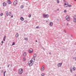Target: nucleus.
Segmentation results:
<instances>
[{
    "instance_id": "2eb2a0df",
    "label": "nucleus",
    "mask_w": 76,
    "mask_h": 76,
    "mask_svg": "<svg viewBox=\"0 0 76 76\" xmlns=\"http://www.w3.org/2000/svg\"><path fill=\"white\" fill-rule=\"evenodd\" d=\"M24 39L25 41H28V37L25 38H24Z\"/></svg>"
},
{
    "instance_id": "2f4dec72",
    "label": "nucleus",
    "mask_w": 76,
    "mask_h": 76,
    "mask_svg": "<svg viewBox=\"0 0 76 76\" xmlns=\"http://www.w3.org/2000/svg\"><path fill=\"white\" fill-rule=\"evenodd\" d=\"M70 72L71 73H72V69H70Z\"/></svg>"
},
{
    "instance_id": "aec40b11",
    "label": "nucleus",
    "mask_w": 76,
    "mask_h": 76,
    "mask_svg": "<svg viewBox=\"0 0 76 76\" xmlns=\"http://www.w3.org/2000/svg\"><path fill=\"white\" fill-rule=\"evenodd\" d=\"M24 7L23 5H22L20 6V8L21 9H23Z\"/></svg>"
},
{
    "instance_id": "f704fd0d",
    "label": "nucleus",
    "mask_w": 76,
    "mask_h": 76,
    "mask_svg": "<svg viewBox=\"0 0 76 76\" xmlns=\"http://www.w3.org/2000/svg\"><path fill=\"white\" fill-rule=\"evenodd\" d=\"M9 15L10 16L11 15V13L10 12V14H9Z\"/></svg>"
},
{
    "instance_id": "7c9ffc66",
    "label": "nucleus",
    "mask_w": 76,
    "mask_h": 76,
    "mask_svg": "<svg viewBox=\"0 0 76 76\" xmlns=\"http://www.w3.org/2000/svg\"><path fill=\"white\" fill-rule=\"evenodd\" d=\"M9 66H10V64H8L7 65V67L9 68Z\"/></svg>"
},
{
    "instance_id": "58836bf2",
    "label": "nucleus",
    "mask_w": 76,
    "mask_h": 76,
    "mask_svg": "<svg viewBox=\"0 0 76 76\" xmlns=\"http://www.w3.org/2000/svg\"><path fill=\"white\" fill-rule=\"evenodd\" d=\"M65 7H67V6L66 5H65Z\"/></svg>"
},
{
    "instance_id": "6e6d98bb",
    "label": "nucleus",
    "mask_w": 76,
    "mask_h": 76,
    "mask_svg": "<svg viewBox=\"0 0 76 76\" xmlns=\"http://www.w3.org/2000/svg\"><path fill=\"white\" fill-rule=\"evenodd\" d=\"M0 69H1V67H0Z\"/></svg>"
},
{
    "instance_id": "5701e85b",
    "label": "nucleus",
    "mask_w": 76,
    "mask_h": 76,
    "mask_svg": "<svg viewBox=\"0 0 76 76\" xmlns=\"http://www.w3.org/2000/svg\"><path fill=\"white\" fill-rule=\"evenodd\" d=\"M15 45V42H13L12 43V45Z\"/></svg>"
},
{
    "instance_id": "f03ea898",
    "label": "nucleus",
    "mask_w": 76,
    "mask_h": 76,
    "mask_svg": "<svg viewBox=\"0 0 76 76\" xmlns=\"http://www.w3.org/2000/svg\"><path fill=\"white\" fill-rule=\"evenodd\" d=\"M42 16L43 18H48V17H49L48 15V14L45 15V14H43Z\"/></svg>"
},
{
    "instance_id": "dca6fc26",
    "label": "nucleus",
    "mask_w": 76,
    "mask_h": 76,
    "mask_svg": "<svg viewBox=\"0 0 76 76\" xmlns=\"http://www.w3.org/2000/svg\"><path fill=\"white\" fill-rule=\"evenodd\" d=\"M26 55V52H24L23 54V56H24V57H25Z\"/></svg>"
},
{
    "instance_id": "e433bc0d",
    "label": "nucleus",
    "mask_w": 76,
    "mask_h": 76,
    "mask_svg": "<svg viewBox=\"0 0 76 76\" xmlns=\"http://www.w3.org/2000/svg\"><path fill=\"white\" fill-rule=\"evenodd\" d=\"M64 32H65V33H66V30H64Z\"/></svg>"
},
{
    "instance_id": "c756f323",
    "label": "nucleus",
    "mask_w": 76,
    "mask_h": 76,
    "mask_svg": "<svg viewBox=\"0 0 76 76\" xmlns=\"http://www.w3.org/2000/svg\"><path fill=\"white\" fill-rule=\"evenodd\" d=\"M3 15V13H1V16H2V15Z\"/></svg>"
},
{
    "instance_id": "412c9836",
    "label": "nucleus",
    "mask_w": 76,
    "mask_h": 76,
    "mask_svg": "<svg viewBox=\"0 0 76 76\" xmlns=\"http://www.w3.org/2000/svg\"><path fill=\"white\" fill-rule=\"evenodd\" d=\"M6 72V71H5L4 72V76H5V74Z\"/></svg>"
},
{
    "instance_id": "b1692460",
    "label": "nucleus",
    "mask_w": 76,
    "mask_h": 76,
    "mask_svg": "<svg viewBox=\"0 0 76 76\" xmlns=\"http://www.w3.org/2000/svg\"><path fill=\"white\" fill-rule=\"evenodd\" d=\"M26 59V58L25 57H23V61H25Z\"/></svg>"
},
{
    "instance_id": "423d86ee",
    "label": "nucleus",
    "mask_w": 76,
    "mask_h": 76,
    "mask_svg": "<svg viewBox=\"0 0 76 76\" xmlns=\"http://www.w3.org/2000/svg\"><path fill=\"white\" fill-rule=\"evenodd\" d=\"M73 21L75 23H76V15L74 16Z\"/></svg>"
},
{
    "instance_id": "3c124183",
    "label": "nucleus",
    "mask_w": 76,
    "mask_h": 76,
    "mask_svg": "<svg viewBox=\"0 0 76 76\" xmlns=\"http://www.w3.org/2000/svg\"><path fill=\"white\" fill-rule=\"evenodd\" d=\"M24 22H25V20L24 21Z\"/></svg>"
},
{
    "instance_id": "864d4df0",
    "label": "nucleus",
    "mask_w": 76,
    "mask_h": 76,
    "mask_svg": "<svg viewBox=\"0 0 76 76\" xmlns=\"http://www.w3.org/2000/svg\"><path fill=\"white\" fill-rule=\"evenodd\" d=\"M57 20H58V19H57Z\"/></svg>"
},
{
    "instance_id": "603ef678",
    "label": "nucleus",
    "mask_w": 76,
    "mask_h": 76,
    "mask_svg": "<svg viewBox=\"0 0 76 76\" xmlns=\"http://www.w3.org/2000/svg\"><path fill=\"white\" fill-rule=\"evenodd\" d=\"M75 58H73V59H75Z\"/></svg>"
},
{
    "instance_id": "c03bdc74",
    "label": "nucleus",
    "mask_w": 76,
    "mask_h": 76,
    "mask_svg": "<svg viewBox=\"0 0 76 76\" xmlns=\"http://www.w3.org/2000/svg\"><path fill=\"white\" fill-rule=\"evenodd\" d=\"M46 23H47V22H48V21H46Z\"/></svg>"
},
{
    "instance_id": "8fccbe9b",
    "label": "nucleus",
    "mask_w": 76,
    "mask_h": 76,
    "mask_svg": "<svg viewBox=\"0 0 76 76\" xmlns=\"http://www.w3.org/2000/svg\"><path fill=\"white\" fill-rule=\"evenodd\" d=\"M32 62H34V61H32Z\"/></svg>"
},
{
    "instance_id": "a211bd4d",
    "label": "nucleus",
    "mask_w": 76,
    "mask_h": 76,
    "mask_svg": "<svg viewBox=\"0 0 76 76\" xmlns=\"http://www.w3.org/2000/svg\"><path fill=\"white\" fill-rule=\"evenodd\" d=\"M18 37H19V34L18 33H17L16 35V37L17 38H18Z\"/></svg>"
},
{
    "instance_id": "0eeeda50",
    "label": "nucleus",
    "mask_w": 76,
    "mask_h": 76,
    "mask_svg": "<svg viewBox=\"0 0 76 76\" xmlns=\"http://www.w3.org/2000/svg\"><path fill=\"white\" fill-rule=\"evenodd\" d=\"M61 65H62V63H58L57 65V66L58 67H61Z\"/></svg>"
},
{
    "instance_id": "c9c22d12",
    "label": "nucleus",
    "mask_w": 76,
    "mask_h": 76,
    "mask_svg": "<svg viewBox=\"0 0 76 76\" xmlns=\"http://www.w3.org/2000/svg\"><path fill=\"white\" fill-rule=\"evenodd\" d=\"M36 28H39V26H37L36 27Z\"/></svg>"
},
{
    "instance_id": "9d476101",
    "label": "nucleus",
    "mask_w": 76,
    "mask_h": 76,
    "mask_svg": "<svg viewBox=\"0 0 76 76\" xmlns=\"http://www.w3.org/2000/svg\"><path fill=\"white\" fill-rule=\"evenodd\" d=\"M53 23L52 22H50L49 23V25L50 26H52V25H53Z\"/></svg>"
},
{
    "instance_id": "4d7b16f0",
    "label": "nucleus",
    "mask_w": 76,
    "mask_h": 76,
    "mask_svg": "<svg viewBox=\"0 0 76 76\" xmlns=\"http://www.w3.org/2000/svg\"><path fill=\"white\" fill-rule=\"evenodd\" d=\"M75 76H76V75H75Z\"/></svg>"
},
{
    "instance_id": "6e6552de",
    "label": "nucleus",
    "mask_w": 76,
    "mask_h": 76,
    "mask_svg": "<svg viewBox=\"0 0 76 76\" xmlns=\"http://www.w3.org/2000/svg\"><path fill=\"white\" fill-rule=\"evenodd\" d=\"M33 50H32V49H30L29 50V53H32L33 52Z\"/></svg>"
},
{
    "instance_id": "473e14b6",
    "label": "nucleus",
    "mask_w": 76,
    "mask_h": 76,
    "mask_svg": "<svg viewBox=\"0 0 76 76\" xmlns=\"http://www.w3.org/2000/svg\"><path fill=\"white\" fill-rule=\"evenodd\" d=\"M1 43L2 44H3V41H1Z\"/></svg>"
},
{
    "instance_id": "72a5a7b5",
    "label": "nucleus",
    "mask_w": 76,
    "mask_h": 76,
    "mask_svg": "<svg viewBox=\"0 0 76 76\" xmlns=\"http://www.w3.org/2000/svg\"><path fill=\"white\" fill-rule=\"evenodd\" d=\"M64 5V6H66L67 5V4H66V3H65Z\"/></svg>"
},
{
    "instance_id": "a19ab883",
    "label": "nucleus",
    "mask_w": 76,
    "mask_h": 76,
    "mask_svg": "<svg viewBox=\"0 0 76 76\" xmlns=\"http://www.w3.org/2000/svg\"><path fill=\"white\" fill-rule=\"evenodd\" d=\"M36 42H38V41L37 40H36Z\"/></svg>"
},
{
    "instance_id": "a878e982",
    "label": "nucleus",
    "mask_w": 76,
    "mask_h": 76,
    "mask_svg": "<svg viewBox=\"0 0 76 76\" xmlns=\"http://www.w3.org/2000/svg\"><path fill=\"white\" fill-rule=\"evenodd\" d=\"M28 17L29 18H31V14H29L28 15Z\"/></svg>"
},
{
    "instance_id": "ea45409f",
    "label": "nucleus",
    "mask_w": 76,
    "mask_h": 76,
    "mask_svg": "<svg viewBox=\"0 0 76 76\" xmlns=\"http://www.w3.org/2000/svg\"><path fill=\"white\" fill-rule=\"evenodd\" d=\"M67 26H69V24H68V23H67Z\"/></svg>"
},
{
    "instance_id": "ddd939ff",
    "label": "nucleus",
    "mask_w": 76,
    "mask_h": 76,
    "mask_svg": "<svg viewBox=\"0 0 76 76\" xmlns=\"http://www.w3.org/2000/svg\"><path fill=\"white\" fill-rule=\"evenodd\" d=\"M36 56H37V55L36 54H34V56H33V57L34 58H34V60H35V57H36Z\"/></svg>"
},
{
    "instance_id": "6ab92c4d",
    "label": "nucleus",
    "mask_w": 76,
    "mask_h": 76,
    "mask_svg": "<svg viewBox=\"0 0 76 76\" xmlns=\"http://www.w3.org/2000/svg\"><path fill=\"white\" fill-rule=\"evenodd\" d=\"M6 15L7 16H8V15H9V12H6Z\"/></svg>"
},
{
    "instance_id": "cd10ccee",
    "label": "nucleus",
    "mask_w": 76,
    "mask_h": 76,
    "mask_svg": "<svg viewBox=\"0 0 76 76\" xmlns=\"http://www.w3.org/2000/svg\"><path fill=\"white\" fill-rule=\"evenodd\" d=\"M67 12V10H65L64 11V13H66V12Z\"/></svg>"
},
{
    "instance_id": "37998d69",
    "label": "nucleus",
    "mask_w": 76,
    "mask_h": 76,
    "mask_svg": "<svg viewBox=\"0 0 76 76\" xmlns=\"http://www.w3.org/2000/svg\"><path fill=\"white\" fill-rule=\"evenodd\" d=\"M27 22H28V21H26V23H27Z\"/></svg>"
},
{
    "instance_id": "bb28decb",
    "label": "nucleus",
    "mask_w": 76,
    "mask_h": 76,
    "mask_svg": "<svg viewBox=\"0 0 76 76\" xmlns=\"http://www.w3.org/2000/svg\"><path fill=\"white\" fill-rule=\"evenodd\" d=\"M57 2L58 3H60V2H59V1H58V0H57Z\"/></svg>"
},
{
    "instance_id": "4be33fe9",
    "label": "nucleus",
    "mask_w": 76,
    "mask_h": 76,
    "mask_svg": "<svg viewBox=\"0 0 76 76\" xmlns=\"http://www.w3.org/2000/svg\"><path fill=\"white\" fill-rule=\"evenodd\" d=\"M76 69V68L75 67H73V70H75V69Z\"/></svg>"
},
{
    "instance_id": "1a4fd4ad",
    "label": "nucleus",
    "mask_w": 76,
    "mask_h": 76,
    "mask_svg": "<svg viewBox=\"0 0 76 76\" xmlns=\"http://www.w3.org/2000/svg\"><path fill=\"white\" fill-rule=\"evenodd\" d=\"M45 70V68H44V65H43L41 68V70L43 71Z\"/></svg>"
},
{
    "instance_id": "f3484780",
    "label": "nucleus",
    "mask_w": 76,
    "mask_h": 76,
    "mask_svg": "<svg viewBox=\"0 0 76 76\" xmlns=\"http://www.w3.org/2000/svg\"><path fill=\"white\" fill-rule=\"evenodd\" d=\"M20 20L23 21V20H24V18H23V17H21L20 18Z\"/></svg>"
},
{
    "instance_id": "49530a36",
    "label": "nucleus",
    "mask_w": 76,
    "mask_h": 76,
    "mask_svg": "<svg viewBox=\"0 0 76 76\" xmlns=\"http://www.w3.org/2000/svg\"><path fill=\"white\" fill-rule=\"evenodd\" d=\"M49 54H51V53H49Z\"/></svg>"
},
{
    "instance_id": "a18cd8bd",
    "label": "nucleus",
    "mask_w": 76,
    "mask_h": 76,
    "mask_svg": "<svg viewBox=\"0 0 76 76\" xmlns=\"http://www.w3.org/2000/svg\"><path fill=\"white\" fill-rule=\"evenodd\" d=\"M63 1H65V0H63Z\"/></svg>"
},
{
    "instance_id": "4468645a",
    "label": "nucleus",
    "mask_w": 76,
    "mask_h": 76,
    "mask_svg": "<svg viewBox=\"0 0 76 76\" xmlns=\"http://www.w3.org/2000/svg\"><path fill=\"white\" fill-rule=\"evenodd\" d=\"M6 38V36H4V37L3 38V40L4 41H6V40H5Z\"/></svg>"
},
{
    "instance_id": "4c0bfd02",
    "label": "nucleus",
    "mask_w": 76,
    "mask_h": 76,
    "mask_svg": "<svg viewBox=\"0 0 76 76\" xmlns=\"http://www.w3.org/2000/svg\"><path fill=\"white\" fill-rule=\"evenodd\" d=\"M11 18H13V15H11Z\"/></svg>"
},
{
    "instance_id": "5fc2aeb1",
    "label": "nucleus",
    "mask_w": 76,
    "mask_h": 76,
    "mask_svg": "<svg viewBox=\"0 0 76 76\" xmlns=\"http://www.w3.org/2000/svg\"><path fill=\"white\" fill-rule=\"evenodd\" d=\"M26 0V1H27L28 0Z\"/></svg>"
},
{
    "instance_id": "393cba45",
    "label": "nucleus",
    "mask_w": 76,
    "mask_h": 76,
    "mask_svg": "<svg viewBox=\"0 0 76 76\" xmlns=\"http://www.w3.org/2000/svg\"><path fill=\"white\" fill-rule=\"evenodd\" d=\"M68 7H71L72 6V5H71V4L68 5Z\"/></svg>"
},
{
    "instance_id": "c85d7f7f",
    "label": "nucleus",
    "mask_w": 76,
    "mask_h": 76,
    "mask_svg": "<svg viewBox=\"0 0 76 76\" xmlns=\"http://www.w3.org/2000/svg\"><path fill=\"white\" fill-rule=\"evenodd\" d=\"M42 76H44V73H42Z\"/></svg>"
},
{
    "instance_id": "7ed1b4c3",
    "label": "nucleus",
    "mask_w": 76,
    "mask_h": 76,
    "mask_svg": "<svg viewBox=\"0 0 76 76\" xmlns=\"http://www.w3.org/2000/svg\"><path fill=\"white\" fill-rule=\"evenodd\" d=\"M33 63H32V60H31L28 63V64L29 66H32V64Z\"/></svg>"
},
{
    "instance_id": "09e8293b",
    "label": "nucleus",
    "mask_w": 76,
    "mask_h": 76,
    "mask_svg": "<svg viewBox=\"0 0 76 76\" xmlns=\"http://www.w3.org/2000/svg\"><path fill=\"white\" fill-rule=\"evenodd\" d=\"M1 72H2V73L3 72V70H2Z\"/></svg>"
},
{
    "instance_id": "f8f14e48",
    "label": "nucleus",
    "mask_w": 76,
    "mask_h": 76,
    "mask_svg": "<svg viewBox=\"0 0 76 76\" xmlns=\"http://www.w3.org/2000/svg\"><path fill=\"white\" fill-rule=\"evenodd\" d=\"M7 3H8V4H12V2L10 0H8L7 1Z\"/></svg>"
},
{
    "instance_id": "79ce46f5",
    "label": "nucleus",
    "mask_w": 76,
    "mask_h": 76,
    "mask_svg": "<svg viewBox=\"0 0 76 76\" xmlns=\"http://www.w3.org/2000/svg\"><path fill=\"white\" fill-rule=\"evenodd\" d=\"M43 50H44V51H45V49L44 48H43Z\"/></svg>"
},
{
    "instance_id": "f257e3e1",
    "label": "nucleus",
    "mask_w": 76,
    "mask_h": 76,
    "mask_svg": "<svg viewBox=\"0 0 76 76\" xmlns=\"http://www.w3.org/2000/svg\"><path fill=\"white\" fill-rule=\"evenodd\" d=\"M23 72V69H19L18 73H19L20 75H22Z\"/></svg>"
},
{
    "instance_id": "9b49d317",
    "label": "nucleus",
    "mask_w": 76,
    "mask_h": 76,
    "mask_svg": "<svg viewBox=\"0 0 76 76\" xmlns=\"http://www.w3.org/2000/svg\"><path fill=\"white\" fill-rule=\"evenodd\" d=\"M6 4H7L6 3H5V2H4L3 3V5L4 7H6Z\"/></svg>"
},
{
    "instance_id": "39448f33",
    "label": "nucleus",
    "mask_w": 76,
    "mask_h": 76,
    "mask_svg": "<svg viewBox=\"0 0 76 76\" xmlns=\"http://www.w3.org/2000/svg\"><path fill=\"white\" fill-rule=\"evenodd\" d=\"M66 18L67 20L69 21L70 19V17L69 15H67L66 17Z\"/></svg>"
},
{
    "instance_id": "20e7f679",
    "label": "nucleus",
    "mask_w": 76,
    "mask_h": 76,
    "mask_svg": "<svg viewBox=\"0 0 76 76\" xmlns=\"http://www.w3.org/2000/svg\"><path fill=\"white\" fill-rule=\"evenodd\" d=\"M18 3V0H15L14 2V6H16V4Z\"/></svg>"
},
{
    "instance_id": "de8ad7c7",
    "label": "nucleus",
    "mask_w": 76,
    "mask_h": 76,
    "mask_svg": "<svg viewBox=\"0 0 76 76\" xmlns=\"http://www.w3.org/2000/svg\"><path fill=\"white\" fill-rule=\"evenodd\" d=\"M75 60L76 61V57H75Z\"/></svg>"
}]
</instances>
